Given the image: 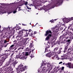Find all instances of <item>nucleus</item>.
I'll return each instance as SVG.
<instances>
[{
    "instance_id": "nucleus-47",
    "label": "nucleus",
    "mask_w": 73,
    "mask_h": 73,
    "mask_svg": "<svg viewBox=\"0 0 73 73\" xmlns=\"http://www.w3.org/2000/svg\"><path fill=\"white\" fill-rule=\"evenodd\" d=\"M7 41H6V40H5L4 42V43H6V42H7Z\"/></svg>"
},
{
    "instance_id": "nucleus-27",
    "label": "nucleus",
    "mask_w": 73,
    "mask_h": 73,
    "mask_svg": "<svg viewBox=\"0 0 73 73\" xmlns=\"http://www.w3.org/2000/svg\"><path fill=\"white\" fill-rule=\"evenodd\" d=\"M29 33H32L33 32V31H32V30L31 29H29Z\"/></svg>"
},
{
    "instance_id": "nucleus-10",
    "label": "nucleus",
    "mask_w": 73,
    "mask_h": 73,
    "mask_svg": "<svg viewBox=\"0 0 73 73\" xmlns=\"http://www.w3.org/2000/svg\"><path fill=\"white\" fill-rule=\"evenodd\" d=\"M54 54V53L52 52H49L47 54H46V56L48 57H50L52 56H53Z\"/></svg>"
},
{
    "instance_id": "nucleus-23",
    "label": "nucleus",
    "mask_w": 73,
    "mask_h": 73,
    "mask_svg": "<svg viewBox=\"0 0 73 73\" xmlns=\"http://www.w3.org/2000/svg\"><path fill=\"white\" fill-rule=\"evenodd\" d=\"M31 54H29V56H30L31 58H33V57H34V56H33V55L32 53H31Z\"/></svg>"
},
{
    "instance_id": "nucleus-46",
    "label": "nucleus",
    "mask_w": 73,
    "mask_h": 73,
    "mask_svg": "<svg viewBox=\"0 0 73 73\" xmlns=\"http://www.w3.org/2000/svg\"><path fill=\"white\" fill-rule=\"evenodd\" d=\"M7 52H9V50H7L5 51V52H7Z\"/></svg>"
},
{
    "instance_id": "nucleus-31",
    "label": "nucleus",
    "mask_w": 73,
    "mask_h": 73,
    "mask_svg": "<svg viewBox=\"0 0 73 73\" xmlns=\"http://www.w3.org/2000/svg\"><path fill=\"white\" fill-rule=\"evenodd\" d=\"M21 29V28L19 27H17V30H19L20 29Z\"/></svg>"
},
{
    "instance_id": "nucleus-55",
    "label": "nucleus",
    "mask_w": 73,
    "mask_h": 73,
    "mask_svg": "<svg viewBox=\"0 0 73 73\" xmlns=\"http://www.w3.org/2000/svg\"><path fill=\"white\" fill-rule=\"evenodd\" d=\"M14 4V3H10V4H11V5H13Z\"/></svg>"
},
{
    "instance_id": "nucleus-16",
    "label": "nucleus",
    "mask_w": 73,
    "mask_h": 73,
    "mask_svg": "<svg viewBox=\"0 0 73 73\" xmlns=\"http://www.w3.org/2000/svg\"><path fill=\"white\" fill-rule=\"evenodd\" d=\"M52 33V32H51V31H46V33L45 34V35L46 36L49 33Z\"/></svg>"
},
{
    "instance_id": "nucleus-24",
    "label": "nucleus",
    "mask_w": 73,
    "mask_h": 73,
    "mask_svg": "<svg viewBox=\"0 0 73 73\" xmlns=\"http://www.w3.org/2000/svg\"><path fill=\"white\" fill-rule=\"evenodd\" d=\"M28 33H27V32H26V34H25L24 35V37H28Z\"/></svg>"
},
{
    "instance_id": "nucleus-7",
    "label": "nucleus",
    "mask_w": 73,
    "mask_h": 73,
    "mask_svg": "<svg viewBox=\"0 0 73 73\" xmlns=\"http://www.w3.org/2000/svg\"><path fill=\"white\" fill-rule=\"evenodd\" d=\"M5 12H9V10H4V9H0V15H2V14H4L5 13Z\"/></svg>"
},
{
    "instance_id": "nucleus-3",
    "label": "nucleus",
    "mask_w": 73,
    "mask_h": 73,
    "mask_svg": "<svg viewBox=\"0 0 73 73\" xmlns=\"http://www.w3.org/2000/svg\"><path fill=\"white\" fill-rule=\"evenodd\" d=\"M45 0H38L37 3H36V5H37L35 6V8L36 9H37L38 7V6H40L41 4V3H43Z\"/></svg>"
},
{
    "instance_id": "nucleus-12",
    "label": "nucleus",
    "mask_w": 73,
    "mask_h": 73,
    "mask_svg": "<svg viewBox=\"0 0 73 73\" xmlns=\"http://www.w3.org/2000/svg\"><path fill=\"white\" fill-rule=\"evenodd\" d=\"M18 33L19 37H22V36H23V30L20 31Z\"/></svg>"
},
{
    "instance_id": "nucleus-14",
    "label": "nucleus",
    "mask_w": 73,
    "mask_h": 73,
    "mask_svg": "<svg viewBox=\"0 0 73 73\" xmlns=\"http://www.w3.org/2000/svg\"><path fill=\"white\" fill-rule=\"evenodd\" d=\"M52 59H56V58H57L58 59V55L55 54L54 55V56L52 57Z\"/></svg>"
},
{
    "instance_id": "nucleus-39",
    "label": "nucleus",
    "mask_w": 73,
    "mask_h": 73,
    "mask_svg": "<svg viewBox=\"0 0 73 73\" xmlns=\"http://www.w3.org/2000/svg\"><path fill=\"white\" fill-rule=\"evenodd\" d=\"M45 52H48V50H47V49H46V48H45Z\"/></svg>"
},
{
    "instance_id": "nucleus-35",
    "label": "nucleus",
    "mask_w": 73,
    "mask_h": 73,
    "mask_svg": "<svg viewBox=\"0 0 73 73\" xmlns=\"http://www.w3.org/2000/svg\"><path fill=\"white\" fill-rule=\"evenodd\" d=\"M27 8H28V9H31V8H30V7H29L27 6H26Z\"/></svg>"
},
{
    "instance_id": "nucleus-57",
    "label": "nucleus",
    "mask_w": 73,
    "mask_h": 73,
    "mask_svg": "<svg viewBox=\"0 0 73 73\" xmlns=\"http://www.w3.org/2000/svg\"><path fill=\"white\" fill-rule=\"evenodd\" d=\"M70 26H69L68 27V29H69V28H70Z\"/></svg>"
},
{
    "instance_id": "nucleus-64",
    "label": "nucleus",
    "mask_w": 73,
    "mask_h": 73,
    "mask_svg": "<svg viewBox=\"0 0 73 73\" xmlns=\"http://www.w3.org/2000/svg\"><path fill=\"white\" fill-rule=\"evenodd\" d=\"M5 47H7V45H6L5 46Z\"/></svg>"
},
{
    "instance_id": "nucleus-30",
    "label": "nucleus",
    "mask_w": 73,
    "mask_h": 73,
    "mask_svg": "<svg viewBox=\"0 0 73 73\" xmlns=\"http://www.w3.org/2000/svg\"><path fill=\"white\" fill-rule=\"evenodd\" d=\"M19 56H20V55H17L16 57V58H20Z\"/></svg>"
},
{
    "instance_id": "nucleus-37",
    "label": "nucleus",
    "mask_w": 73,
    "mask_h": 73,
    "mask_svg": "<svg viewBox=\"0 0 73 73\" xmlns=\"http://www.w3.org/2000/svg\"><path fill=\"white\" fill-rule=\"evenodd\" d=\"M17 12V11H13V13H16V12Z\"/></svg>"
},
{
    "instance_id": "nucleus-50",
    "label": "nucleus",
    "mask_w": 73,
    "mask_h": 73,
    "mask_svg": "<svg viewBox=\"0 0 73 73\" xmlns=\"http://www.w3.org/2000/svg\"><path fill=\"white\" fill-rule=\"evenodd\" d=\"M22 25H23L24 26H25V25H26L23 23L22 24Z\"/></svg>"
},
{
    "instance_id": "nucleus-51",
    "label": "nucleus",
    "mask_w": 73,
    "mask_h": 73,
    "mask_svg": "<svg viewBox=\"0 0 73 73\" xmlns=\"http://www.w3.org/2000/svg\"><path fill=\"white\" fill-rule=\"evenodd\" d=\"M63 29V27H62L61 28H60V29Z\"/></svg>"
},
{
    "instance_id": "nucleus-19",
    "label": "nucleus",
    "mask_w": 73,
    "mask_h": 73,
    "mask_svg": "<svg viewBox=\"0 0 73 73\" xmlns=\"http://www.w3.org/2000/svg\"><path fill=\"white\" fill-rule=\"evenodd\" d=\"M58 49V47H56L54 48V52H56L57 50Z\"/></svg>"
},
{
    "instance_id": "nucleus-43",
    "label": "nucleus",
    "mask_w": 73,
    "mask_h": 73,
    "mask_svg": "<svg viewBox=\"0 0 73 73\" xmlns=\"http://www.w3.org/2000/svg\"><path fill=\"white\" fill-rule=\"evenodd\" d=\"M59 54H60V53H61V50H59Z\"/></svg>"
},
{
    "instance_id": "nucleus-62",
    "label": "nucleus",
    "mask_w": 73,
    "mask_h": 73,
    "mask_svg": "<svg viewBox=\"0 0 73 73\" xmlns=\"http://www.w3.org/2000/svg\"><path fill=\"white\" fill-rule=\"evenodd\" d=\"M64 59H67L66 57L64 58Z\"/></svg>"
},
{
    "instance_id": "nucleus-38",
    "label": "nucleus",
    "mask_w": 73,
    "mask_h": 73,
    "mask_svg": "<svg viewBox=\"0 0 73 73\" xmlns=\"http://www.w3.org/2000/svg\"><path fill=\"white\" fill-rule=\"evenodd\" d=\"M72 32H70V33L69 34V35H70V36H71L72 35Z\"/></svg>"
},
{
    "instance_id": "nucleus-53",
    "label": "nucleus",
    "mask_w": 73,
    "mask_h": 73,
    "mask_svg": "<svg viewBox=\"0 0 73 73\" xmlns=\"http://www.w3.org/2000/svg\"><path fill=\"white\" fill-rule=\"evenodd\" d=\"M30 5H31V6H33V4H31Z\"/></svg>"
},
{
    "instance_id": "nucleus-1",
    "label": "nucleus",
    "mask_w": 73,
    "mask_h": 73,
    "mask_svg": "<svg viewBox=\"0 0 73 73\" xmlns=\"http://www.w3.org/2000/svg\"><path fill=\"white\" fill-rule=\"evenodd\" d=\"M17 71H18V72H21L24 71L25 69L23 67V66L22 64L19 65V66L17 68Z\"/></svg>"
},
{
    "instance_id": "nucleus-60",
    "label": "nucleus",
    "mask_w": 73,
    "mask_h": 73,
    "mask_svg": "<svg viewBox=\"0 0 73 73\" xmlns=\"http://www.w3.org/2000/svg\"><path fill=\"white\" fill-rule=\"evenodd\" d=\"M12 11H11V12L9 13H12Z\"/></svg>"
},
{
    "instance_id": "nucleus-28",
    "label": "nucleus",
    "mask_w": 73,
    "mask_h": 73,
    "mask_svg": "<svg viewBox=\"0 0 73 73\" xmlns=\"http://www.w3.org/2000/svg\"><path fill=\"white\" fill-rule=\"evenodd\" d=\"M28 55H29V53L28 52H27L26 53L25 55H26V56H28Z\"/></svg>"
},
{
    "instance_id": "nucleus-41",
    "label": "nucleus",
    "mask_w": 73,
    "mask_h": 73,
    "mask_svg": "<svg viewBox=\"0 0 73 73\" xmlns=\"http://www.w3.org/2000/svg\"><path fill=\"white\" fill-rule=\"evenodd\" d=\"M14 46V45H12L11 46H10V48H12V47H13Z\"/></svg>"
},
{
    "instance_id": "nucleus-18",
    "label": "nucleus",
    "mask_w": 73,
    "mask_h": 73,
    "mask_svg": "<svg viewBox=\"0 0 73 73\" xmlns=\"http://www.w3.org/2000/svg\"><path fill=\"white\" fill-rule=\"evenodd\" d=\"M16 64H17V62H16V61H15L13 62L12 64L13 66H14V67H15V65Z\"/></svg>"
},
{
    "instance_id": "nucleus-9",
    "label": "nucleus",
    "mask_w": 73,
    "mask_h": 73,
    "mask_svg": "<svg viewBox=\"0 0 73 73\" xmlns=\"http://www.w3.org/2000/svg\"><path fill=\"white\" fill-rule=\"evenodd\" d=\"M26 56L25 55L22 54L19 55V58L22 60H25V59H26Z\"/></svg>"
},
{
    "instance_id": "nucleus-44",
    "label": "nucleus",
    "mask_w": 73,
    "mask_h": 73,
    "mask_svg": "<svg viewBox=\"0 0 73 73\" xmlns=\"http://www.w3.org/2000/svg\"><path fill=\"white\" fill-rule=\"evenodd\" d=\"M70 40H67V41H68V42H70Z\"/></svg>"
},
{
    "instance_id": "nucleus-6",
    "label": "nucleus",
    "mask_w": 73,
    "mask_h": 73,
    "mask_svg": "<svg viewBox=\"0 0 73 73\" xmlns=\"http://www.w3.org/2000/svg\"><path fill=\"white\" fill-rule=\"evenodd\" d=\"M60 28L58 27L57 25H56L55 27L53 28V31L54 33H57L59 30Z\"/></svg>"
},
{
    "instance_id": "nucleus-54",
    "label": "nucleus",
    "mask_w": 73,
    "mask_h": 73,
    "mask_svg": "<svg viewBox=\"0 0 73 73\" xmlns=\"http://www.w3.org/2000/svg\"><path fill=\"white\" fill-rule=\"evenodd\" d=\"M62 26H65V24H62Z\"/></svg>"
},
{
    "instance_id": "nucleus-48",
    "label": "nucleus",
    "mask_w": 73,
    "mask_h": 73,
    "mask_svg": "<svg viewBox=\"0 0 73 73\" xmlns=\"http://www.w3.org/2000/svg\"><path fill=\"white\" fill-rule=\"evenodd\" d=\"M37 32L36 31L35 32H34V34H36L37 33Z\"/></svg>"
},
{
    "instance_id": "nucleus-8",
    "label": "nucleus",
    "mask_w": 73,
    "mask_h": 73,
    "mask_svg": "<svg viewBox=\"0 0 73 73\" xmlns=\"http://www.w3.org/2000/svg\"><path fill=\"white\" fill-rule=\"evenodd\" d=\"M45 65L42 64V71L43 72H47L48 70H49L48 69H46V67H45Z\"/></svg>"
},
{
    "instance_id": "nucleus-56",
    "label": "nucleus",
    "mask_w": 73,
    "mask_h": 73,
    "mask_svg": "<svg viewBox=\"0 0 73 73\" xmlns=\"http://www.w3.org/2000/svg\"><path fill=\"white\" fill-rule=\"evenodd\" d=\"M30 46H31L32 47V44H30Z\"/></svg>"
},
{
    "instance_id": "nucleus-36",
    "label": "nucleus",
    "mask_w": 73,
    "mask_h": 73,
    "mask_svg": "<svg viewBox=\"0 0 73 73\" xmlns=\"http://www.w3.org/2000/svg\"><path fill=\"white\" fill-rule=\"evenodd\" d=\"M25 5H27L28 4V2H25Z\"/></svg>"
},
{
    "instance_id": "nucleus-26",
    "label": "nucleus",
    "mask_w": 73,
    "mask_h": 73,
    "mask_svg": "<svg viewBox=\"0 0 73 73\" xmlns=\"http://www.w3.org/2000/svg\"><path fill=\"white\" fill-rule=\"evenodd\" d=\"M46 49H47V48H49V46L48 44L46 45Z\"/></svg>"
},
{
    "instance_id": "nucleus-61",
    "label": "nucleus",
    "mask_w": 73,
    "mask_h": 73,
    "mask_svg": "<svg viewBox=\"0 0 73 73\" xmlns=\"http://www.w3.org/2000/svg\"><path fill=\"white\" fill-rule=\"evenodd\" d=\"M54 21H56L57 20V19H55L54 20Z\"/></svg>"
},
{
    "instance_id": "nucleus-42",
    "label": "nucleus",
    "mask_w": 73,
    "mask_h": 73,
    "mask_svg": "<svg viewBox=\"0 0 73 73\" xmlns=\"http://www.w3.org/2000/svg\"><path fill=\"white\" fill-rule=\"evenodd\" d=\"M64 69V67H62V70H63V69Z\"/></svg>"
},
{
    "instance_id": "nucleus-58",
    "label": "nucleus",
    "mask_w": 73,
    "mask_h": 73,
    "mask_svg": "<svg viewBox=\"0 0 73 73\" xmlns=\"http://www.w3.org/2000/svg\"><path fill=\"white\" fill-rule=\"evenodd\" d=\"M28 39V38H26V40H27Z\"/></svg>"
},
{
    "instance_id": "nucleus-49",
    "label": "nucleus",
    "mask_w": 73,
    "mask_h": 73,
    "mask_svg": "<svg viewBox=\"0 0 73 73\" xmlns=\"http://www.w3.org/2000/svg\"><path fill=\"white\" fill-rule=\"evenodd\" d=\"M63 65H66V64H65V63H63Z\"/></svg>"
},
{
    "instance_id": "nucleus-25",
    "label": "nucleus",
    "mask_w": 73,
    "mask_h": 73,
    "mask_svg": "<svg viewBox=\"0 0 73 73\" xmlns=\"http://www.w3.org/2000/svg\"><path fill=\"white\" fill-rule=\"evenodd\" d=\"M28 34H29L30 36H32V37L33 36V33H28Z\"/></svg>"
},
{
    "instance_id": "nucleus-32",
    "label": "nucleus",
    "mask_w": 73,
    "mask_h": 73,
    "mask_svg": "<svg viewBox=\"0 0 73 73\" xmlns=\"http://www.w3.org/2000/svg\"><path fill=\"white\" fill-rule=\"evenodd\" d=\"M68 49V47L67 46H66L65 47V48L64 49V50L66 51V49Z\"/></svg>"
},
{
    "instance_id": "nucleus-20",
    "label": "nucleus",
    "mask_w": 73,
    "mask_h": 73,
    "mask_svg": "<svg viewBox=\"0 0 73 73\" xmlns=\"http://www.w3.org/2000/svg\"><path fill=\"white\" fill-rule=\"evenodd\" d=\"M11 63L8 62L7 63H6L5 65L6 66H8V65H9Z\"/></svg>"
},
{
    "instance_id": "nucleus-2",
    "label": "nucleus",
    "mask_w": 73,
    "mask_h": 73,
    "mask_svg": "<svg viewBox=\"0 0 73 73\" xmlns=\"http://www.w3.org/2000/svg\"><path fill=\"white\" fill-rule=\"evenodd\" d=\"M17 71H18V72H21L24 71L25 69L23 67V66L22 64L19 65V66L17 68Z\"/></svg>"
},
{
    "instance_id": "nucleus-40",
    "label": "nucleus",
    "mask_w": 73,
    "mask_h": 73,
    "mask_svg": "<svg viewBox=\"0 0 73 73\" xmlns=\"http://www.w3.org/2000/svg\"><path fill=\"white\" fill-rule=\"evenodd\" d=\"M50 22H51V23H53V20H51L50 21Z\"/></svg>"
},
{
    "instance_id": "nucleus-63",
    "label": "nucleus",
    "mask_w": 73,
    "mask_h": 73,
    "mask_svg": "<svg viewBox=\"0 0 73 73\" xmlns=\"http://www.w3.org/2000/svg\"><path fill=\"white\" fill-rule=\"evenodd\" d=\"M15 41H16V40H15V41H13V42H15Z\"/></svg>"
},
{
    "instance_id": "nucleus-15",
    "label": "nucleus",
    "mask_w": 73,
    "mask_h": 73,
    "mask_svg": "<svg viewBox=\"0 0 73 73\" xmlns=\"http://www.w3.org/2000/svg\"><path fill=\"white\" fill-rule=\"evenodd\" d=\"M23 49H24V47L23 46H21L18 48V50H19V51L21 52V51H22V50H23Z\"/></svg>"
},
{
    "instance_id": "nucleus-13",
    "label": "nucleus",
    "mask_w": 73,
    "mask_h": 73,
    "mask_svg": "<svg viewBox=\"0 0 73 73\" xmlns=\"http://www.w3.org/2000/svg\"><path fill=\"white\" fill-rule=\"evenodd\" d=\"M63 21L64 23H68V22H69V18H65L63 19Z\"/></svg>"
},
{
    "instance_id": "nucleus-21",
    "label": "nucleus",
    "mask_w": 73,
    "mask_h": 73,
    "mask_svg": "<svg viewBox=\"0 0 73 73\" xmlns=\"http://www.w3.org/2000/svg\"><path fill=\"white\" fill-rule=\"evenodd\" d=\"M24 38H21L19 40H20V41H21V42H23V41H24Z\"/></svg>"
},
{
    "instance_id": "nucleus-59",
    "label": "nucleus",
    "mask_w": 73,
    "mask_h": 73,
    "mask_svg": "<svg viewBox=\"0 0 73 73\" xmlns=\"http://www.w3.org/2000/svg\"><path fill=\"white\" fill-rule=\"evenodd\" d=\"M24 68H27V66H25Z\"/></svg>"
},
{
    "instance_id": "nucleus-29",
    "label": "nucleus",
    "mask_w": 73,
    "mask_h": 73,
    "mask_svg": "<svg viewBox=\"0 0 73 73\" xmlns=\"http://www.w3.org/2000/svg\"><path fill=\"white\" fill-rule=\"evenodd\" d=\"M58 4H59V5H61V4H62V1H61V2H58Z\"/></svg>"
},
{
    "instance_id": "nucleus-34",
    "label": "nucleus",
    "mask_w": 73,
    "mask_h": 73,
    "mask_svg": "<svg viewBox=\"0 0 73 73\" xmlns=\"http://www.w3.org/2000/svg\"><path fill=\"white\" fill-rule=\"evenodd\" d=\"M70 39H73V36H71L70 37Z\"/></svg>"
},
{
    "instance_id": "nucleus-4",
    "label": "nucleus",
    "mask_w": 73,
    "mask_h": 73,
    "mask_svg": "<svg viewBox=\"0 0 73 73\" xmlns=\"http://www.w3.org/2000/svg\"><path fill=\"white\" fill-rule=\"evenodd\" d=\"M43 64L44 65H47V66L48 68L49 69H52V68H53V64H50L49 63H43Z\"/></svg>"
},
{
    "instance_id": "nucleus-17",
    "label": "nucleus",
    "mask_w": 73,
    "mask_h": 73,
    "mask_svg": "<svg viewBox=\"0 0 73 73\" xmlns=\"http://www.w3.org/2000/svg\"><path fill=\"white\" fill-rule=\"evenodd\" d=\"M51 36L52 35H51V34H49L48 36H47L46 38V40H48Z\"/></svg>"
},
{
    "instance_id": "nucleus-45",
    "label": "nucleus",
    "mask_w": 73,
    "mask_h": 73,
    "mask_svg": "<svg viewBox=\"0 0 73 73\" xmlns=\"http://www.w3.org/2000/svg\"><path fill=\"white\" fill-rule=\"evenodd\" d=\"M62 62H60L59 63V64H62Z\"/></svg>"
},
{
    "instance_id": "nucleus-22",
    "label": "nucleus",
    "mask_w": 73,
    "mask_h": 73,
    "mask_svg": "<svg viewBox=\"0 0 73 73\" xmlns=\"http://www.w3.org/2000/svg\"><path fill=\"white\" fill-rule=\"evenodd\" d=\"M69 19V21H71V20H73V17H71L70 18H68Z\"/></svg>"
},
{
    "instance_id": "nucleus-11",
    "label": "nucleus",
    "mask_w": 73,
    "mask_h": 73,
    "mask_svg": "<svg viewBox=\"0 0 73 73\" xmlns=\"http://www.w3.org/2000/svg\"><path fill=\"white\" fill-rule=\"evenodd\" d=\"M11 27H8V28H6L5 29H3V31L5 32H7L8 31L9 32H11V30H10Z\"/></svg>"
},
{
    "instance_id": "nucleus-33",
    "label": "nucleus",
    "mask_w": 73,
    "mask_h": 73,
    "mask_svg": "<svg viewBox=\"0 0 73 73\" xmlns=\"http://www.w3.org/2000/svg\"><path fill=\"white\" fill-rule=\"evenodd\" d=\"M26 51H28L29 50V48L28 47H27L26 48Z\"/></svg>"
},
{
    "instance_id": "nucleus-52",
    "label": "nucleus",
    "mask_w": 73,
    "mask_h": 73,
    "mask_svg": "<svg viewBox=\"0 0 73 73\" xmlns=\"http://www.w3.org/2000/svg\"><path fill=\"white\" fill-rule=\"evenodd\" d=\"M69 60H70V61H72V59L70 58Z\"/></svg>"
},
{
    "instance_id": "nucleus-5",
    "label": "nucleus",
    "mask_w": 73,
    "mask_h": 73,
    "mask_svg": "<svg viewBox=\"0 0 73 73\" xmlns=\"http://www.w3.org/2000/svg\"><path fill=\"white\" fill-rule=\"evenodd\" d=\"M13 54H14V53H13L11 54V58L9 59V62L10 64L11 63H12V62H13L14 61H15V59H14V58H15V57L13 56Z\"/></svg>"
}]
</instances>
